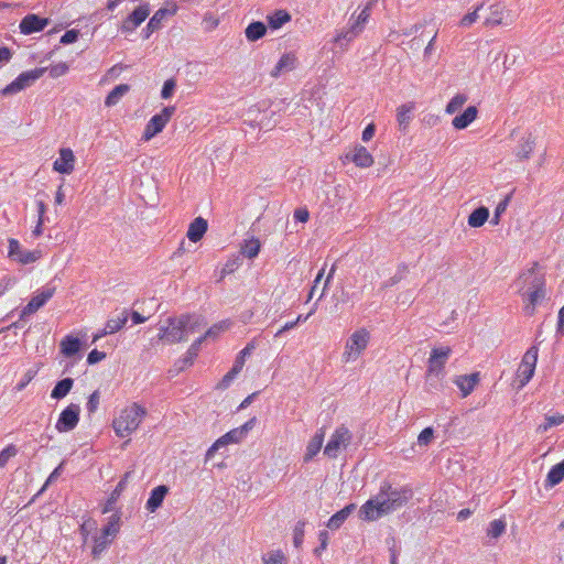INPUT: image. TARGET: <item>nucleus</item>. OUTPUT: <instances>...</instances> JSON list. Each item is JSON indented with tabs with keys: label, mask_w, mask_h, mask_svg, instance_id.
<instances>
[{
	"label": "nucleus",
	"mask_w": 564,
	"mask_h": 564,
	"mask_svg": "<svg viewBox=\"0 0 564 564\" xmlns=\"http://www.w3.org/2000/svg\"><path fill=\"white\" fill-rule=\"evenodd\" d=\"M413 498L410 485L393 487L389 481H382L376 497L368 499L359 509V518L365 521H376L402 507Z\"/></svg>",
	"instance_id": "1"
},
{
	"label": "nucleus",
	"mask_w": 564,
	"mask_h": 564,
	"mask_svg": "<svg viewBox=\"0 0 564 564\" xmlns=\"http://www.w3.org/2000/svg\"><path fill=\"white\" fill-rule=\"evenodd\" d=\"M166 324H169L170 329L169 344H176L186 341L188 334L197 332L207 323L200 315L186 313L167 317Z\"/></svg>",
	"instance_id": "2"
},
{
	"label": "nucleus",
	"mask_w": 564,
	"mask_h": 564,
	"mask_svg": "<svg viewBox=\"0 0 564 564\" xmlns=\"http://www.w3.org/2000/svg\"><path fill=\"white\" fill-rule=\"evenodd\" d=\"M145 415V408L138 403H132L130 406H127L112 422L116 434L119 437L129 436L131 433L137 431Z\"/></svg>",
	"instance_id": "3"
},
{
	"label": "nucleus",
	"mask_w": 564,
	"mask_h": 564,
	"mask_svg": "<svg viewBox=\"0 0 564 564\" xmlns=\"http://www.w3.org/2000/svg\"><path fill=\"white\" fill-rule=\"evenodd\" d=\"M370 339V333L366 328L355 330L346 341L343 360L348 362L356 360L367 348Z\"/></svg>",
	"instance_id": "4"
},
{
	"label": "nucleus",
	"mask_w": 564,
	"mask_h": 564,
	"mask_svg": "<svg viewBox=\"0 0 564 564\" xmlns=\"http://www.w3.org/2000/svg\"><path fill=\"white\" fill-rule=\"evenodd\" d=\"M517 284L522 291H545V273L540 270L538 262H533L531 268L520 274Z\"/></svg>",
	"instance_id": "5"
},
{
	"label": "nucleus",
	"mask_w": 564,
	"mask_h": 564,
	"mask_svg": "<svg viewBox=\"0 0 564 564\" xmlns=\"http://www.w3.org/2000/svg\"><path fill=\"white\" fill-rule=\"evenodd\" d=\"M46 70L47 67H37L21 73L14 80H12L2 89V95H14L32 86L39 78H41L45 74Z\"/></svg>",
	"instance_id": "6"
},
{
	"label": "nucleus",
	"mask_w": 564,
	"mask_h": 564,
	"mask_svg": "<svg viewBox=\"0 0 564 564\" xmlns=\"http://www.w3.org/2000/svg\"><path fill=\"white\" fill-rule=\"evenodd\" d=\"M352 441V433L345 426H338L332 434L324 448V455L337 458L340 449L346 448Z\"/></svg>",
	"instance_id": "7"
},
{
	"label": "nucleus",
	"mask_w": 564,
	"mask_h": 564,
	"mask_svg": "<svg viewBox=\"0 0 564 564\" xmlns=\"http://www.w3.org/2000/svg\"><path fill=\"white\" fill-rule=\"evenodd\" d=\"M538 347L532 346L530 347L523 358L522 361L518 368L517 371V379H518V389H522L524 386L528 384V382L531 380V378L534 375L536 361H538Z\"/></svg>",
	"instance_id": "8"
},
{
	"label": "nucleus",
	"mask_w": 564,
	"mask_h": 564,
	"mask_svg": "<svg viewBox=\"0 0 564 564\" xmlns=\"http://www.w3.org/2000/svg\"><path fill=\"white\" fill-rule=\"evenodd\" d=\"M56 291V286L52 283L46 284L29 301V303L22 308L20 313V321H25L30 315L34 314L42 306H44L48 300H51Z\"/></svg>",
	"instance_id": "9"
},
{
	"label": "nucleus",
	"mask_w": 564,
	"mask_h": 564,
	"mask_svg": "<svg viewBox=\"0 0 564 564\" xmlns=\"http://www.w3.org/2000/svg\"><path fill=\"white\" fill-rule=\"evenodd\" d=\"M449 347L434 348L429 358L427 377L432 380L435 377L437 380H442L444 377V366L451 355Z\"/></svg>",
	"instance_id": "10"
},
{
	"label": "nucleus",
	"mask_w": 564,
	"mask_h": 564,
	"mask_svg": "<svg viewBox=\"0 0 564 564\" xmlns=\"http://www.w3.org/2000/svg\"><path fill=\"white\" fill-rule=\"evenodd\" d=\"M175 110V106H166L160 113L154 115L147 123L142 139L149 141L160 133L174 115Z\"/></svg>",
	"instance_id": "11"
},
{
	"label": "nucleus",
	"mask_w": 564,
	"mask_h": 564,
	"mask_svg": "<svg viewBox=\"0 0 564 564\" xmlns=\"http://www.w3.org/2000/svg\"><path fill=\"white\" fill-rule=\"evenodd\" d=\"M256 344L254 341H250L246 345V347L240 350L238 356L236 357V360L234 362V366L223 377V379L218 382L217 389L219 390H226L230 387L231 382L236 378V376L241 371L246 358L251 355V352L254 350Z\"/></svg>",
	"instance_id": "12"
},
{
	"label": "nucleus",
	"mask_w": 564,
	"mask_h": 564,
	"mask_svg": "<svg viewBox=\"0 0 564 564\" xmlns=\"http://www.w3.org/2000/svg\"><path fill=\"white\" fill-rule=\"evenodd\" d=\"M80 406L75 403L67 405L59 414L55 429L59 433H66L74 430L79 422Z\"/></svg>",
	"instance_id": "13"
},
{
	"label": "nucleus",
	"mask_w": 564,
	"mask_h": 564,
	"mask_svg": "<svg viewBox=\"0 0 564 564\" xmlns=\"http://www.w3.org/2000/svg\"><path fill=\"white\" fill-rule=\"evenodd\" d=\"M205 341V337H198L195 339L192 345L188 347L187 351L182 358H178L172 369L169 370L171 376H176L185 368L192 366L194 364L195 358L198 356L202 344Z\"/></svg>",
	"instance_id": "14"
},
{
	"label": "nucleus",
	"mask_w": 564,
	"mask_h": 564,
	"mask_svg": "<svg viewBox=\"0 0 564 564\" xmlns=\"http://www.w3.org/2000/svg\"><path fill=\"white\" fill-rule=\"evenodd\" d=\"M9 257L22 264L33 263L42 257L40 250L23 249L17 239L9 240Z\"/></svg>",
	"instance_id": "15"
},
{
	"label": "nucleus",
	"mask_w": 564,
	"mask_h": 564,
	"mask_svg": "<svg viewBox=\"0 0 564 564\" xmlns=\"http://www.w3.org/2000/svg\"><path fill=\"white\" fill-rule=\"evenodd\" d=\"M150 4L143 3L135 8L122 22L120 30L122 33L133 32L150 14Z\"/></svg>",
	"instance_id": "16"
},
{
	"label": "nucleus",
	"mask_w": 564,
	"mask_h": 564,
	"mask_svg": "<svg viewBox=\"0 0 564 564\" xmlns=\"http://www.w3.org/2000/svg\"><path fill=\"white\" fill-rule=\"evenodd\" d=\"M177 11V8L176 7H173L172 9H167V8H161L159 9L153 15L152 18L150 19V21L148 22L147 26L142 30V34H143V37L144 39H149L150 35L160 30L162 28V23L163 21L167 18V17H173Z\"/></svg>",
	"instance_id": "17"
},
{
	"label": "nucleus",
	"mask_w": 564,
	"mask_h": 564,
	"mask_svg": "<svg viewBox=\"0 0 564 564\" xmlns=\"http://www.w3.org/2000/svg\"><path fill=\"white\" fill-rule=\"evenodd\" d=\"M50 23V19L41 18L36 14H28L20 22L21 33L29 35L35 32L43 31Z\"/></svg>",
	"instance_id": "18"
},
{
	"label": "nucleus",
	"mask_w": 564,
	"mask_h": 564,
	"mask_svg": "<svg viewBox=\"0 0 564 564\" xmlns=\"http://www.w3.org/2000/svg\"><path fill=\"white\" fill-rule=\"evenodd\" d=\"M242 441L241 432L235 431V429L230 430L223 436H220L208 449L206 453V459H210L214 454L221 447L227 446L228 444H237Z\"/></svg>",
	"instance_id": "19"
},
{
	"label": "nucleus",
	"mask_w": 564,
	"mask_h": 564,
	"mask_svg": "<svg viewBox=\"0 0 564 564\" xmlns=\"http://www.w3.org/2000/svg\"><path fill=\"white\" fill-rule=\"evenodd\" d=\"M75 156L70 149H62L59 158L54 162L53 167L62 174H70L74 170Z\"/></svg>",
	"instance_id": "20"
},
{
	"label": "nucleus",
	"mask_w": 564,
	"mask_h": 564,
	"mask_svg": "<svg viewBox=\"0 0 564 564\" xmlns=\"http://www.w3.org/2000/svg\"><path fill=\"white\" fill-rule=\"evenodd\" d=\"M479 380V372H473L470 375L457 376L454 382L459 388L462 397L466 398L474 391Z\"/></svg>",
	"instance_id": "21"
},
{
	"label": "nucleus",
	"mask_w": 564,
	"mask_h": 564,
	"mask_svg": "<svg viewBox=\"0 0 564 564\" xmlns=\"http://www.w3.org/2000/svg\"><path fill=\"white\" fill-rule=\"evenodd\" d=\"M167 492L169 488L165 485H160L153 488L150 492L149 499L147 500L145 509L149 512H155L162 506Z\"/></svg>",
	"instance_id": "22"
},
{
	"label": "nucleus",
	"mask_w": 564,
	"mask_h": 564,
	"mask_svg": "<svg viewBox=\"0 0 564 564\" xmlns=\"http://www.w3.org/2000/svg\"><path fill=\"white\" fill-rule=\"evenodd\" d=\"M523 300L528 301V304L524 306V312L527 315L532 316L535 312L536 305L545 297V291H518Z\"/></svg>",
	"instance_id": "23"
},
{
	"label": "nucleus",
	"mask_w": 564,
	"mask_h": 564,
	"mask_svg": "<svg viewBox=\"0 0 564 564\" xmlns=\"http://www.w3.org/2000/svg\"><path fill=\"white\" fill-rule=\"evenodd\" d=\"M415 110V102L409 101L406 104L401 105L397 109V121L399 124V129L401 131H405L413 119V112Z\"/></svg>",
	"instance_id": "24"
},
{
	"label": "nucleus",
	"mask_w": 564,
	"mask_h": 564,
	"mask_svg": "<svg viewBox=\"0 0 564 564\" xmlns=\"http://www.w3.org/2000/svg\"><path fill=\"white\" fill-rule=\"evenodd\" d=\"M207 220L204 219L203 217H197L189 224L187 230V238L192 242H197L204 237L205 232L207 231Z\"/></svg>",
	"instance_id": "25"
},
{
	"label": "nucleus",
	"mask_w": 564,
	"mask_h": 564,
	"mask_svg": "<svg viewBox=\"0 0 564 564\" xmlns=\"http://www.w3.org/2000/svg\"><path fill=\"white\" fill-rule=\"evenodd\" d=\"M347 158L350 159L359 167H369L373 163L372 155L362 145L356 147L352 153L348 154Z\"/></svg>",
	"instance_id": "26"
},
{
	"label": "nucleus",
	"mask_w": 564,
	"mask_h": 564,
	"mask_svg": "<svg viewBox=\"0 0 564 564\" xmlns=\"http://www.w3.org/2000/svg\"><path fill=\"white\" fill-rule=\"evenodd\" d=\"M478 110L475 106H468L463 113L456 116L452 124L457 130H463L467 128L476 118Z\"/></svg>",
	"instance_id": "27"
},
{
	"label": "nucleus",
	"mask_w": 564,
	"mask_h": 564,
	"mask_svg": "<svg viewBox=\"0 0 564 564\" xmlns=\"http://www.w3.org/2000/svg\"><path fill=\"white\" fill-rule=\"evenodd\" d=\"M355 509V503H349L345 506L341 510L337 511L329 518L326 524L327 528L330 530H338Z\"/></svg>",
	"instance_id": "28"
},
{
	"label": "nucleus",
	"mask_w": 564,
	"mask_h": 564,
	"mask_svg": "<svg viewBox=\"0 0 564 564\" xmlns=\"http://www.w3.org/2000/svg\"><path fill=\"white\" fill-rule=\"evenodd\" d=\"M61 352L70 358L77 355L82 348V341L79 338L74 337L72 335L65 336L59 344Z\"/></svg>",
	"instance_id": "29"
},
{
	"label": "nucleus",
	"mask_w": 564,
	"mask_h": 564,
	"mask_svg": "<svg viewBox=\"0 0 564 564\" xmlns=\"http://www.w3.org/2000/svg\"><path fill=\"white\" fill-rule=\"evenodd\" d=\"M131 473L127 471L123 477L119 480L113 491L110 494V497L108 498L106 505L102 508V513H107L112 511L113 505L120 497L121 492L126 489L128 478L130 477Z\"/></svg>",
	"instance_id": "30"
},
{
	"label": "nucleus",
	"mask_w": 564,
	"mask_h": 564,
	"mask_svg": "<svg viewBox=\"0 0 564 564\" xmlns=\"http://www.w3.org/2000/svg\"><path fill=\"white\" fill-rule=\"evenodd\" d=\"M129 318V311L123 310L118 316L110 317L102 329V334H115L116 332L123 328Z\"/></svg>",
	"instance_id": "31"
},
{
	"label": "nucleus",
	"mask_w": 564,
	"mask_h": 564,
	"mask_svg": "<svg viewBox=\"0 0 564 564\" xmlns=\"http://www.w3.org/2000/svg\"><path fill=\"white\" fill-rule=\"evenodd\" d=\"M324 429L318 430L306 446L304 462H310L322 448L324 442Z\"/></svg>",
	"instance_id": "32"
},
{
	"label": "nucleus",
	"mask_w": 564,
	"mask_h": 564,
	"mask_svg": "<svg viewBox=\"0 0 564 564\" xmlns=\"http://www.w3.org/2000/svg\"><path fill=\"white\" fill-rule=\"evenodd\" d=\"M564 479V459L554 466L549 470L544 487L545 488H553L554 486L558 485Z\"/></svg>",
	"instance_id": "33"
},
{
	"label": "nucleus",
	"mask_w": 564,
	"mask_h": 564,
	"mask_svg": "<svg viewBox=\"0 0 564 564\" xmlns=\"http://www.w3.org/2000/svg\"><path fill=\"white\" fill-rule=\"evenodd\" d=\"M295 56L292 54H283L281 58L278 61L276 65L271 70V76L276 78L279 77L283 72L291 70L295 67Z\"/></svg>",
	"instance_id": "34"
},
{
	"label": "nucleus",
	"mask_w": 564,
	"mask_h": 564,
	"mask_svg": "<svg viewBox=\"0 0 564 564\" xmlns=\"http://www.w3.org/2000/svg\"><path fill=\"white\" fill-rule=\"evenodd\" d=\"M245 34L249 42H256L267 34V25L261 21H253L246 28Z\"/></svg>",
	"instance_id": "35"
},
{
	"label": "nucleus",
	"mask_w": 564,
	"mask_h": 564,
	"mask_svg": "<svg viewBox=\"0 0 564 564\" xmlns=\"http://www.w3.org/2000/svg\"><path fill=\"white\" fill-rule=\"evenodd\" d=\"M378 0H369L362 8L360 13L357 15L350 24L355 26V30L362 32L366 23L368 22L372 8L377 4Z\"/></svg>",
	"instance_id": "36"
},
{
	"label": "nucleus",
	"mask_w": 564,
	"mask_h": 564,
	"mask_svg": "<svg viewBox=\"0 0 564 564\" xmlns=\"http://www.w3.org/2000/svg\"><path fill=\"white\" fill-rule=\"evenodd\" d=\"M74 386V380L72 378H64L56 382L55 387L51 391V398L55 400H61L65 398Z\"/></svg>",
	"instance_id": "37"
},
{
	"label": "nucleus",
	"mask_w": 564,
	"mask_h": 564,
	"mask_svg": "<svg viewBox=\"0 0 564 564\" xmlns=\"http://www.w3.org/2000/svg\"><path fill=\"white\" fill-rule=\"evenodd\" d=\"M489 218V209L485 206L477 207L468 216V225L473 228L481 227Z\"/></svg>",
	"instance_id": "38"
},
{
	"label": "nucleus",
	"mask_w": 564,
	"mask_h": 564,
	"mask_svg": "<svg viewBox=\"0 0 564 564\" xmlns=\"http://www.w3.org/2000/svg\"><path fill=\"white\" fill-rule=\"evenodd\" d=\"M267 20L272 30H278L291 20V14L286 10H275Z\"/></svg>",
	"instance_id": "39"
},
{
	"label": "nucleus",
	"mask_w": 564,
	"mask_h": 564,
	"mask_svg": "<svg viewBox=\"0 0 564 564\" xmlns=\"http://www.w3.org/2000/svg\"><path fill=\"white\" fill-rule=\"evenodd\" d=\"M130 90V86L128 84L117 85L115 88L110 90L105 99V105L107 107H112L119 102V100Z\"/></svg>",
	"instance_id": "40"
},
{
	"label": "nucleus",
	"mask_w": 564,
	"mask_h": 564,
	"mask_svg": "<svg viewBox=\"0 0 564 564\" xmlns=\"http://www.w3.org/2000/svg\"><path fill=\"white\" fill-rule=\"evenodd\" d=\"M112 539L100 533L94 536V546L91 550V556L94 560H98L100 555L108 549Z\"/></svg>",
	"instance_id": "41"
},
{
	"label": "nucleus",
	"mask_w": 564,
	"mask_h": 564,
	"mask_svg": "<svg viewBox=\"0 0 564 564\" xmlns=\"http://www.w3.org/2000/svg\"><path fill=\"white\" fill-rule=\"evenodd\" d=\"M120 520L121 516L119 513H113L109 517L108 523L101 529L100 533L113 539L119 532Z\"/></svg>",
	"instance_id": "42"
},
{
	"label": "nucleus",
	"mask_w": 564,
	"mask_h": 564,
	"mask_svg": "<svg viewBox=\"0 0 564 564\" xmlns=\"http://www.w3.org/2000/svg\"><path fill=\"white\" fill-rule=\"evenodd\" d=\"M260 248L261 245L259 239L251 238L246 240L241 246V253L249 259H253L259 254Z\"/></svg>",
	"instance_id": "43"
},
{
	"label": "nucleus",
	"mask_w": 564,
	"mask_h": 564,
	"mask_svg": "<svg viewBox=\"0 0 564 564\" xmlns=\"http://www.w3.org/2000/svg\"><path fill=\"white\" fill-rule=\"evenodd\" d=\"M506 531V521L502 519H496L491 521L487 529V535L492 539H498Z\"/></svg>",
	"instance_id": "44"
},
{
	"label": "nucleus",
	"mask_w": 564,
	"mask_h": 564,
	"mask_svg": "<svg viewBox=\"0 0 564 564\" xmlns=\"http://www.w3.org/2000/svg\"><path fill=\"white\" fill-rule=\"evenodd\" d=\"M564 422L563 414L545 415L544 423L538 427L539 432H547L551 427L557 426Z\"/></svg>",
	"instance_id": "45"
},
{
	"label": "nucleus",
	"mask_w": 564,
	"mask_h": 564,
	"mask_svg": "<svg viewBox=\"0 0 564 564\" xmlns=\"http://www.w3.org/2000/svg\"><path fill=\"white\" fill-rule=\"evenodd\" d=\"M534 149V141L529 137L525 141L520 143L517 148L516 155L520 160L529 159Z\"/></svg>",
	"instance_id": "46"
},
{
	"label": "nucleus",
	"mask_w": 564,
	"mask_h": 564,
	"mask_svg": "<svg viewBox=\"0 0 564 564\" xmlns=\"http://www.w3.org/2000/svg\"><path fill=\"white\" fill-rule=\"evenodd\" d=\"M491 14L490 17L485 19L484 24L486 26H496L502 23V17H501V8L499 4H494L490 7Z\"/></svg>",
	"instance_id": "47"
},
{
	"label": "nucleus",
	"mask_w": 564,
	"mask_h": 564,
	"mask_svg": "<svg viewBox=\"0 0 564 564\" xmlns=\"http://www.w3.org/2000/svg\"><path fill=\"white\" fill-rule=\"evenodd\" d=\"M97 530V521L88 518L79 525V533L83 538V542L86 543L88 541V536L91 532Z\"/></svg>",
	"instance_id": "48"
},
{
	"label": "nucleus",
	"mask_w": 564,
	"mask_h": 564,
	"mask_svg": "<svg viewBox=\"0 0 564 564\" xmlns=\"http://www.w3.org/2000/svg\"><path fill=\"white\" fill-rule=\"evenodd\" d=\"M510 199H511V194L505 196V198L499 202V204L496 206V209H495L494 216L490 220V224H492L495 226L499 224L500 217L506 212V209L510 203Z\"/></svg>",
	"instance_id": "49"
},
{
	"label": "nucleus",
	"mask_w": 564,
	"mask_h": 564,
	"mask_svg": "<svg viewBox=\"0 0 564 564\" xmlns=\"http://www.w3.org/2000/svg\"><path fill=\"white\" fill-rule=\"evenodd\" d=\"M466 100H467V97L465 95L458 94V95L454 96L446 105V112L455 113L463 107V105L466 102Z\"/></svg>",
	"instance_id": "50"
},
{
	"label": "nucleus",
	"mask_w": 564,
	"mask_h": 564,
	"mask_svg": "<svg viewBox=\"0 0 564 564\" xmlns=\"http://www.w3.org/2000/svg\"><path fill=\"white\" fill-rule=\"evenodd\" d=\"M264 564H285L286 560L282 551H273L263 556Z\"/></svg>",
	"instance_id": "51"
},
{
	"label": "nucleus",
	"mask_w": 564,
	"mask_h": 564,
	"mask_svg": "<svg viewBox=\"0 0 564 564\" xmlns=\"http://www.w3.org/2000/svg\"><path fill=\"white\" fill-rule=\"evenodd\" d=\"M304 528H305V522L299 521L295 524V528L293 531V544L297 549L301 547V545L303 544V541H304Z\"/></svg>",
	"instance_id": "52"
},
{
	"label": "nucleus",
	"mask_w": 564,
	"mask_h": 564,
	"mask_svg": "<svg viewBox=\"0 0 564 564\" xmlns=\"http://www.w3.org/2000/svg\"><path fill=\"white\" fill-rule=\"evenodd\" d=\"M361 32L360 31H357L355 30V26L350 24L349 29L346 30V31H341L335 39L336 42L338 43H341V42H350L352 41L355 37H357Z\"/></svg>",
	"instance_id": "53"
},
{
	"label": "nucleus",
	"mask_w": 564,
	"mask_h": 564,
	"mask_svg": "<svg viewBox=\"0 0 564 564\" xmlns=\"http://www.w3.org/2000/svg\"><path fill=\"white\" fill-rule=\"evenodd\" d=\"M434 438V430L433 427L429 426L421 431V433L417 436V444L420 446H427L431 444V442Z\"/></svg>",
	"instance_id": "54"
},
{
	"label": "nucleus",
	"mask_w": 564,
	"mask_h": 564,
	"mask_svg": "<svg viewBox=\"0 0 564 564\" xmlns=\"http://www.w3.org/2000/svg\"><path fill=\"white\" fill-rule=\"evenodd\" d=\"M18 454V448L10 444L0 452V468L4 467L8 460Z\"/></svg>",
	"instance_id": "55"
},
{
	"label": "nucleus",
	"mask_w": 564,
	"mask_h": 564,
	"mask_svg": "<svg viewBox=\"0 0 564 564\" xmlns=\"http://www.w3.org/2000/svg\"><path fill=\"white\" fill-rule=\"evenodd\" d=\"M176 88V82L173 78L166 79L163 84L162 90H161V97L163 99H169L173 96Z\"/></svg>",
	"instance_id": "56"
},
{
	"label": "nucleus",
	"mask_w": 564,
	"mask_h": 564,
	"mask_svg": "<svg viewBox=\"0 0 564 564\" xmlns=\"http://www.w3.org/2000/svg\"><path fill=\"white\" fill-rule=\"evenodd\" d=\"M79 35H80L79 30H77V29L68 30L62 35L59 43L64 44V45L75 43L78 40Z\"/></svg>",
	"instance_id": "57"
},
{
	"label": "nucleus",
	"mask_w": 564,
	"mask_h": 564,
	"mask_svg": "<svg viewBox=\"0 0 564 564\" xmlns=\"http://www.w3.org/2000/svg\"><path fill=\"white\" fill-rule=\"evenodd\" d=\"M52 78H57L65 75L68 72V65L66 63H58L47 68Z\"/></svg>",
	"instance_id": "58"
},
{
	"label": "nucleus",
	"mask_w": 564,
	"mask_h": 564,
	"mask_svg": "<svg viewBox=\"0 0 564 564\" xmlns=\"http://www.w3.org/2000/svg\"><path fill=\"white\" fill-rule=\"evenodd\" d=\"M100 401V393L98 390L94 391L86 403L87 411L94 413L97 411Z\"/></svg>",
	"instance_id": "59"
},
{
	"label": "nucleus",
	"mask_w": 564,
	"mask_h": 564,
	"mask_svg": "<svg viewBox=\"0 0 564 564\" xmlns=\"http://www.w3.org/2000/svg\"><path fill=\"white\" fill-rule=\"evenodd\" d=\"M482 8V6L477 7L473 12L467 13L460 20V25L468 28L478 19V11Z\"/></svg>",
	"instance_id": "60"
},
{
	"label": "nucleus",
	"mask_w": 564,
	"mask_h": 564,
	"mask_svg": "<svg viewBox=\"0 0 564 564\" xmlns=\"http://www.w3.org/2000/svg\"><path fill=\"white\" fill-rule=\"evenodd\" d=\"M36 370L29 369L17 384V390L22 391L35 377Z\"/></svg>",
	"instance_id": "61"
},
{
	"label": "nucleus",
	"mask_w": 564,
	"mask_h": 564,
	"mask_svg": "<svg viewBox=\"0 0 564 564\" xmlns=\"http://www.w3.org/2000/svg\"><path fill=\"white\" fill-rule=\"evenodd\" d=\"M227 327V322L223 321L219 324L213 325L202 337H216L223 329Z\"/></svg>",
	"instance_id": "62"
},
{
	"label": "nucleus",
	"mask_w": 564,
	"mask_h": 564,
	"mask_svg": "<svg viewBox=\"0 0 564 564\" xmlns=\"http://www.w3.org/2000/svg\"><path fill=\"white\" fill-rule=\"evenodd\" d=\"M106 358V352L99 351L98 349H93L87 356V364L95 365Z\"/></svg>",
	"instance_id": "63"
},
{
	"label": "nucleus",
	"mask_w": 564,
	"mask_h": 564,
	"mask_svg": "<svg viewBox=\"0 0 564 564\" xmlns=\"http://www.w3.org/2000/svg\"><path fill=\"white\" fill-rule=\"evenodd\" d=\"M318 540H319V546H317L314 550L315 554H317V555L327 547L328 532L325 530L321 531L318 534Z\"/></svg>",
	"instance_id": "64"
}]
</instances>
